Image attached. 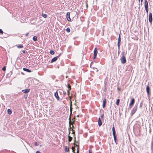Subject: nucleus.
<instances>
[{"mask_svg": "<svg viewBox=\"0 0 153 153\" xmlns=\"http://www.w3.org/2000/svg\"><path fill=\"white\" fill-rule=\"evenodd\" d=\"M120 42H118L117 43V46L118 47V49H119L120 48Z\"/></svg>", "mask_w": 153, "mask_h": 153, "instance_id": "nucleus-29", "label": "nucleus"}, {"mask_svg": "<svg viewBox=\"0 0 153 153\" xmlns=\"http://www.w3.org/2000/svg\"><path fill=\"white\" fill-rule=\"evenodd\" d=\"M143 0H141V2H142Z\"/></svg>", "mask_w": 153, "mask_h": 153, "instance_id": "nucleus-44", "label": "nucleus"}, {"mask_svg": "<svg viewBox=\"0 0 153 153\" xmlns=\"http://www.w3.org/2000/svg\"><path fill=\"white\" fill-rule=\"evenodd\" d=\"M121 42V38L120 37V34L119 35L118 39V42Z\"/></svg>", "mask_w": 153, "mask_h": 153, "instance_id": "nucleus-28", "label": "nucleus"}, {"mask_svg": "<svg viewBox=\"0 0 153 153\" xmlns=\"http://www.w3.org/2000/svg\"><path fill=\"white\" fill-rule=\"evenodd\" d=\"M36 153H41L39 151H38L36 152Z\"/></svg>", "mask_w": 153, "mask_h": 153, "instance_id": "nucleus-38", "label": "nucleus"}, {"mask_svg": "<svg viewBox=\"0 0 153 153\" xmlns=\"http://www.w3.org/2000/svg\"><path fill=\"white\" fill-rule=\"evenodd\" d=\"M4 34H5V36H4V37H8V34H7L5 33H4Z\"/></svg>", "mask_w": 153, "mask_h": 153, "instance_id": "nucleus-30", "label": "nucleus"}, {"mask_svg": "<svg viewBox=\"0 0 153 153\" xmlns=\"http://www.w3.org/2000/svg\"><path fill=\"white\" fill-rule=\"evenodd\" d=\"M33 40L34 41H36L37 40V37L36 36H33Z\"/></svg>", "mask_w": 153, "mask_h": 153, "instance_id": "nucleus-20", "label": "nucleus"}, {"mask_svg": "<svg viewBox=\"0 0 153 153\" xmlns=\"http://www.w3.org/2000/svg\"><path fill=\"white\" fill-rule=\"evenodd\" d=\"M97 48H95L94 50V55H96L97 56Z\"/></svg>", "mask_w": 153, "mask_h": 153, "instance_id": "nucleus-9", "label": "nucleus"}, {"mask_svg": "<svg viewBox=\"0 0 153 153\" xmlns=\"http://www.w3.org/2000/svg\"><path fill=\"white\" fill-rule=\"evenodd\" d=\"M28 34H29L28 33H26V35H25V36H27L28 35Z\"/></svg>", "mask_w": 153, "mask_h": 153, "instance_id": "nucleus-41", "label": "nucleus"}, {"mask_svg": "<svg viewBox=\"0 0 153 153\" xmlns=\"http://www.w3.org/2000/svg\"><path fill=\"white\" fill-rule=\"evenodd\" d=\"M125 54V53L124 52H122V55H123V56H124V55Z\"/></svg>", "mask_w": 153, "mask_h": 153, "instance_id": "nucleus-32", "label": "nucleus"}, {"mask_svg": "<svg viewBox=\"0 0 153 153\" xmlns=\"http://www.w3.org/2000/svg\"><path fill=\"white\" fill-rule=\"evenodd\" d=\"M66 94V92H63V94L65 96Z\"/></svg>", "mask_w": 153, "mask_h": 153, "instance_id": "nucleus-35", "label": "nucleus"}, {"mask_svg": "<svg viewBox=\"0 0 153 153\" xmlns=\"http://www.w3.org/2000/svg\"><path fill=\"white\" fill-rule=\"evenodd\" d=\"M60 56V54H59L58 56L55 57L52 59L51 61V62L52 63L55 62L57 59L58 58H59V57Z\"/></svg>", "mask_w": 153, "mask_h": 153, "instance_id": "nucleus-5", "label": "nucleus"}, {"mask_svg": "<svg viewBox=\"0 0 153 153\" xmlns=\"http://www.w3.org/2000/svg\"><path fill=\"white\" fill-rule=\"evenodd\" d=\"M68 141L69 142H71L72 139V137L70 136L69 135L68 136Z\"/></svg>", "mask_w": 153, "mask_h": 153, "instance_id": "nucleus-18", "label": "nucleus"}, {"mask_svg": "<svg viewBox=\"0 0 153 153\" xmlns=\"http://www.w3.org/2000/svg\"><path fill=\"white\" fill-rule=\"evenodd\" d=\"M5 69L6 68L5 67H4L2 69V70L4 71H5Z\"/></svg>", "mask_w": 153, "mask_h": 153, "instance_id": "nucleus-33", "label": "nucleus"}, {"mask_svg": "<svg viewBox=\"0 0 153 153\" xmlns=\"http://www.w3.org/2000/svg\"><path fill=\"white\" fill-rule=\"evenodd\" d=\"M23 69L24 71H27V72L30 73L31 72V71L30 70L27 69L25 68H23Z\"/></svg>", "mask_w": 153, "mask_h": 153, "instance_id": "nucleus-13", "label": "nucleus"}, {"mask_svg": "<svg viewBox=\"0 0 153 153\" xmlns=\"http://www.w3.org/2000/svg\"><path fill=\"white\" fill-rule=\"evenodd\" d=\"M98 124L99 126H101L102 124V121L100 118H99L98 119Z\"/></svg>", "mask_w": 153, "mask_h": 153, "instance_id": "nucleus-12", "label": "nucleus"}, {"mask_svg": "<svg viewBox=\"0 0 153 153\" xmlns=\"http://www.w3.org/2000/svg\"><path fill=\"white\" fill-rule=\"evenodd\" d=\"M17 47L18 48H23V45H18L17 46Z\"/></svg>", "mask_w": 153, "mask_h": 153, "instance_id": "nucleus-25", "label": "nucleus"}, {"mask_svg": "<svg viewBox=\"0 0 153 153\" xmlns=\"http://www.w3.org/2000/svg\"><path fill=\"white\" fill-rule=\"evenodd\" d=\"M66 17L68 21H70L71 19L70 17V13L69 12H68L66 14Z\"/></svg>", "mask_w": 153, "mask_h": 153, "instance_id": "nucleus-6", "label": "nucleus"}, {"mask_svg": "<svg viewBox=\"0 0 153 153\" xmlns=\"http://www.w3.org/2000/svg\"><path fill=\"white\" fill-rule=\"evenodd\" d=\"M0 33L1 34H2L3 33V31L1 29H0Z\"/></svg>", "mask_w": 153, "mask_h": 153, "instance_id": "nucleus-31", "label": "nucleus"}, {"mask_svg": "<svg viewBox=\"0 0 153 153\" xmlns=\"http://www.w3.org/2000/svg\"><path fill=\"white\" fill-rule=\"evenodd\" d=\"M7 113L9 114H10L12 113L11 110L9 109H8L7 110Z\"/></svg>", "mask_w": 153, "mask_h": 153, "instance_id": "nucleus-17", "label": "nucleus"}, {"mask_svg": "<svg viewBox=\"0 0 153 153\" xmlns=\"http://www.w3.org/2000/svg\"><path fill=\"white\" fill-rule=\"evenodd\" d=\"M121 62L123 64L125 63L126 61L125 56H123L120 59Z\"/></svg>", "mask_w": 153, "mask_h": 153, "instance_id": "nucleus-3", "label": "nucleus"}, {"mask_svg": "<svg viewBox=\"0 0 153 153\" xmlns=\"http://www.w3.org/2000/svg\"><path fill=\"white\" fill-rule=\"evenodd\" d=\"M22 52H23V53H25V50H23V51H22Z\"/></svg>", "mask_w": 153, "mask_h": 153, "instance_id": "nucleus-39", "label": "nucleus"}, {"mask_svg": "<svg viewBox=\"0 0 153 153\" xmlns=\"http://www.w3.org/2000/svg\"><path fill=\"white\" fill-rule=\"evenodd\" d=\"M96 56H96V55L95 56V55H94L93 59H95Z\"/></svg>", "mask_w": 153, "mask_h": 153, "instance_id": "nucleus-37", "label": "nucleus"}, {"mask_svg": "<svg viewBox=\"0 0 153 153\" xmlns=\"http://www.w3.org/2000/svg\"><path fill=\"white\" fill-rule=\"evenodd\" d=\"M35 145L36 146H38V145L37 144V143L36 142H35Z\"/></svg>", "mask_w": 153, "mask_h": 153, "instance_id": "nucleus-34", "label": "nucleus"}, {"mask_svg": "<svg viewBox=\"0 0 153 153\" xmlns=\"http://www.w3.org/2000/svg\"><path fill=\"white\" fill-rule=\"evenodd\" d=\"M54 96L57 100H59V97L58 95V92L57 91L55 93Z\"/></svg>", "mask_w": 153, "mask_h": 153, "instance_id": "nucleus-8", "label": "nucleus"}, {"mask_svg": "<svg viewBox=\"0 0 153 153\" xmlns=\"http://www.w3.org/2000/svg\"><path fill=\"white\" fill-rule=\"evenodd\" d=\"M73 148H74V147H72V149L73 150V151H73V152H74V153H75V152H74V150H73Z\"/></svg>", "mask_w": 153, "mask_h": 153, "instance_id": "nucleus-42", "label": "nucleus"}, {"mask_svg": "<svg viewBox=\"0 0 153 153\" xmlns=\"http://www.w3.org/2000/svg\"><path fill=\"white\" fill-rule=\"evenodd\" d=\"M89 153H92L91 151L89 150Z\"/></svg>", "mask_w": 153, "mask_h": 153, "instance_id": "nucleus-40", "label": "nucleus"}, {"mask_svg": "<svg viewBox=\"0 0 153 153\" xmlns=\"http://www.w3.org/2000/svg\"><path fill=\"white\" fill-rule=\"evenodd\" d=\"M150 88L149 85L147 86L146 88V90L148 95H149L150 94Z\"/></svg>", "mask_w": 153, "mask_h": 153, "instance_id": "nucleus-7", "label": "nucleus"}, {"mask_svg": "<svg viewBox=\"0 0 153 153\" xmlns=\"http://www.w3.org/2000/svg\"><path fill=\"white\" fill-rule=\"evenodd\" d=\"M151 148L153 149V136L152 137V140L151 143Z\"/></svg>", "mask_w": 153, "mask_h": 153, "instance_id": "nucleus-21", "label": "nucleus"}, {"mask_svg": "<svg viewBox=\"0 0 153 153\" xmlns=\"http://www.w3.org/2000/svg\"><path fill=\"white\" fill-rule=\"evenodd\" d=\"M119 102H120V100L118 99L117 100V101H116V105H118L119 104Z\"/></svg>", "mask_w": 153, "mask_h": 153, "instance_id": "nucleus-22", "label": "nucleus"}, {"mask_svg": "<svg viewBox=\"0 0 153 153\" xmlns=\"http://www.w3.org/2000/svg\"><path fill=\"white\" fill-rule=\"evenodd\" d=\"M50 53L51 55H53L54 54V52L52 50L50 51Z\"/></svg>", "mask_w": 153, "mask_h": 153, "instance_id": "nucleus-24", "label": "nucleus"}, {"mask_svg": "<svg viewBox=\"0 0 153 153\" xmlns=\"http://www.w3.org/2000/svg\"><path fill=\"white\" fill-rule=\"evenodd\" d=\"M139 0V2H140V0Z\"/></svg>", "mask_w": 153, "mask_h": 153, "instance_id": "nucleus-46", "label": "nucleus"}, {"mask_svg": "<svg viewBox=\"0 0 153 153\" xmlns=\"http://www.w3.org/2000/svg\"><path fill=\"white\" fill-rule=\"evenodd\" d=\"M103 116H104V115L103 114H102V115L101 116V118H103Z\"/></svg>", "mask_w": 153, "mask_h": 153, "instance_id": "nucleus-36", "label": "nucleus"}, {"mask_svg": "<svg viewBox=\"0 0 153 153\" xmlns=\"http://www.w3.org/2000/svg\"><path fill=\"white\" fill-rule=\"evenodd\" d=\"M149 22L151 23L152 21V15L151 13L150 12L149 13Z\"/></svg>", "mask_w": 153, "mask_h": 153, "instance_id": "nucleus-4", "label": "nucleus"}, {"mask_svg": "<svg viewBox=\"0 0 153 153\" xmlns=\"http://www.w3.org/2000/svg\"><path fill=\"white\" fill-rule=\"evenodd\" d=\"M30 91V90L29 89H24L22 91L24 93H28Z\"/></svg>", "mask_w": 153, "mask_h": 153, "instance_id": "nucleus-10", "label": "nucleus"}, {"mask_svg": "<svg viewBox=\"0 0 153 153\" xmlns=\"http://www.w3.org/2000/svg\"><path fill=\"white\" fill-rule=\"evenodd\" d=\"M68 88H69V90H68L67 91V92H68V95L69 96V90H70L71 89V87L70 86L68 85Z\"/></svg>", "mask_w": 153, "mask_h": 153, "instance_id": "nucleus-26", "label": "nucleus"}, {"mask_svg": "<svg viewBox=\"0 0 153 153\" xmlns=\"http://www.w3.org/2000/svg\"><path fill=\"white\" fill-rule=\"evenodd\" d=\"M144 7L147 13H148L149 8L148 2L147 0H145Z\"/></svg>", "mask_w": 153, "mask_h": 153, "instance_id": "nucleus-1", "label": "nucleus"}, {"mask_svg": "<svg viewBox=\"0 0 153 153\" xmlns=\"http://www.w3.org/2000/svg\"><path fill=\"white\" fill-rule=\"evenodd\" d=\"M42 16L44 18H46L47 17V15L45 13H42Z\"/></svg>", "mask_w": 153, "mask_h": 153, "instance_id": "nucleus-19", "label": "nucleus"}, {"mask_svg": "<svg viewBox=\"0 0 153 153\" xmlns=\"http://www.w3.org/2000/svg\"><path fill=\"white\" fill-rule=\"evenodd\" d=\"M140 107H141L142 106V105H140Z\"/></svg>", "mask_w": 153, "mask_h": 153, "instance_id": "nucleus-45", "label": "nucleus"}, {"mask_svg": "<svg viewBox=\"0 0 153 153\" xmlns=\"http://www.w3.org/2000/svg\"><path fill=\"white\" fill-rule=\"evenodd\" d=\"M106 99H105L103 101V103L102 104V107L103 108H104L105 106V102H106Z\"/></svg>", "mask_w": 153, "mask_h": 153, "instance_id": "nucleus-14", "label": "nucleus"}, {"mask_svg": "<svg viewBox=\"0 0 153 153\" xmlns=\"http://www.w3.org/2000/svg\"><path fill=\"white\" fill-rule=\"evenodd\" d=\"M113 134H115V129L114 126H113L112 129Z\"/></svg>", "mask_w": 153, "mask_h": 153, "instance_id": "nucleus-16", "label": "nucleus"}, {"mask_svg": "<svg viewBox=\"0 0 153 153\" xmlns=\"http://www.w3.org/2000/svg\"><path fill=\"white\" fill-rule=\"evenodd\" d=\"M134 102V98H132L129 104V106H130L131 105H132Z\"/></svg>", "mask_w": 153, "mask_h": 153, "instance_id": "nucleus-11", "label": "nucleus"}, {"mask_svg": "<svg viewBox=\"0 0 153 153\" xmlns=\"http://www.w3.org/2000/svg\"><path fill=\"white\" fill-rule=\"evenodd\" d=\"M69 151V148L67 146H66L65 148V152H67Z\"/></svg>", "mask_w": 153, "mask_h": 153, "instance_id": "nucleus-15", "label": "nucleus"}, {"mask_svg": "<svg viewBox=\"0 0 153 153\" xmlns=\"http://www.w3.org/2000/svg\"><path fill=\"white\" fill-rule=\"evenodd\" d=\"M66 30V31L68 33H69L70 31V29L69 27H68L67 28Z\"/></svg>", "mask_w": 153, "mask_h": 153, "instance_id": "nucleus-23", "label": "nucleus"}, {"mask_svg": "<svg viewBox=\"0 0 153 153\" xmlns=\"http://www.w3.org/2000/svg\"><path fill=\"white\" fill-rule=\"evenodd\" d=\"M137 105H135L134 107L133 108L131 112V115H133L135 113L136 111L137 110Z\"/></svg>", "mask_w": 153, "mask_h": 153, "instance_id": "nucleus-2", "label": "nucleus"}, {"mask_svg": "<svg viewBox=\"0 0 153 153\" xmlns=\"http://www.w3.org/2000/svg\"><path fill=\"white\" fill-rule=\"evenodd\" d=\"M113 137H114V141L115 142H116V135H115V134H113Z\"/></svg>", "mask_w": 153, "mask_h": 153, "instance_id": "nucleus-27", "label": "nucleus"}, {"mask_svg": "<svg viewBox=\"0 0 153 153\" xmlns=\"http://www.w3.org/2000/svg\"><path fill=\"white\" fill-rule=\"evenodd\" d=\"M79 152V151L77 150V153H78Z\"/></svg>", "mask_w": 153, "mask_h": 153, "instance_id": "nucleus-43", "label": "nucleus"}]
</instances>
